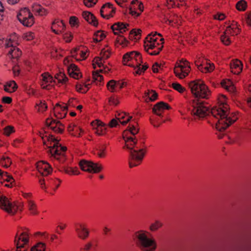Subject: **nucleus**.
Masks as SVG:
<instances>
[{"mask_svg": "<svg viewBox=\"0 0 251 251\" xmlns=\"http://www.w3.org/2000/svg\"><path fill=\"white\" fill-rule=\"evenodd\" d=\"M71 106V100L69 101L68 105L63 103L62 105L57 103L54 108L55 116L57 118L62 119L64 118L67 113V110Z\"/></svg>", "mask_w": 251, "mask_h": 251, "instance_id": "16", "label": "nucleus"}, {"mask_svg": "<svg viewBox=\"0 0 251 251\" xmlns=\"http://www.w3.org/2000/svg\"><path fill=\"white\" fill-rule=\"evenodd\" d=\"M83 18L89 23L93 25L94 26H97L98 24L97 21L94 16L89 12L84 11L82 13Z\"/></svg>", "mask_w": 251, "mask_h": 251, "instance_id": "27", "label": "nucleus"}, {"mask_svg": "<svg viewBox=\"0 0 251 251\" xmlns=\"http://www.w3.org/2000/svg\"><path fill=\"white\" fill-rule=\"evenodd\" d=\"M128 26V24L118 22L113 25L111 28L115 35H118L120 33H123L126 32L127 30Z\"/></svg>", "mask_w": 251, "mask_h": 251, "instance_id": "23", "label": "nucleus"}, {"mask_svg": "<svg viewBox=\"0 0 251 251\" xmlns=\"http://www.w3.org/2000/svg\"><path fill=\"white\" fill-rule=\"evenodd\" d=\"M5 176L6 177V178L5 179H3L8 182H11V184H12L11 181L13 180V177L11 176H8L7 173H4L1 170H0V176L3 177Z\"/></svg>", "mask_w": 251, "mask_h": 251, "instance_id": "55", "label": "nucleus"}, {"mask_svg": "<svg viewBox=\"0 0 251 251\" xmlns=\"http://www.w3.org/2000/svg\"><path fill=\"white\" fill-rule=\"evenodd\" d=\"M124 65H127L134 68V73L141 75L148 68L147 65H142V56L140 53L136 51H132L126 53L123 57Z\"/></svg>", "mask_w": 251, "mask_h": 251, "instance_id": "4", "label": "nucleus"}, {"mask_svg": "<svg viewBox=\"0 0 251 251\" xmlns=\"http://www.w3.org/2000/svg\"><path fill=\"white\" fill-rule=\"evenodd\" d=\"M164 40L160 33L152 32L145 38L144 47H157L159 46L163 47Z\"/></svg>", "mask_w": 251, "mask_h": 251, "instance_id": "9", "label": "nucleus"}, {"mask_svg": "<svg viewBox=\"0 0 251 251\" xmlns=\"http://www.w3.org/2000/svg\"><path fill=\"white\" fill-rule=\"evenodd\" d=\"M162 226V224L159 221H156L154 223H153L151 225L150 229L151 231H154L161 227Z\"/></svg>", "mask_w": 251, "mask_h": 251, "instance_id": "49", "label": "nucleus"}, {"mask_svg": "<svg viewBox=\"0 0 251 251\" xmlns=\"http://www.w3.org/2000/svg\"><path fill=\"white\" fill-rule=\"evenodd\" d=\"M240 32V29L236 22L232 21L229 23L224 31V34L221 37L222 42L225 46H228L231 42L229 36L237 35Z\"/></svg>", "mask_w": 251, "mask_h": 251, "instance_id": "6", "label": "nucleus"}, {"mask_svg": "<svg viewBox=\"0 0 251 251\" xmlns=\"http://www.w3.org/2000/svg\"><path fill=\"white\" fill-rule=\"evenodd\" d=\"M14 242L16 245V251H26V246L29 242L28 233L24 230L20 232L19 230L15 235Z\"/></svg>", "mask_w": 251, "mask_h": 251, "instance_id": "8", "label": "nucleus"}, {"mask_svg": "<svg viewBox=\"0 0 251 251\" xmlns=\"http://www.w3.org/2000/svg\"><path fill=\"white\" fill-rule=\"evenodd\" d=\"M109 103L110 105H117L119 103V100L114 97H111L109 98Z\"/></svg>", "mask_w": 251, "mask_h": 251, "instance_id": "59", "label": "nucleus"}, {"mask_svg": "<svg viewBox=\"0 0 251 251\" xmlns=\"http://www.w3.org/2000/svg\"><path fill=\"white\" fill-rule=\"evenodd\" d=\"M36 167L38 172L42 176H47L52 171L50 165L48 162L44 161L37 162Z\"/></svg>", "mask_w": 251, "mask_h": 251, "instance_id": "19", "label": "nucleus"}, {"mask_svg": "<svg viewBox=\"0 0 251 251\" xmlns=\"http://www.w3.org/2000/svg\"><path fill=\"white\" fill-rule=\"evenodd\" d=\"M247 2L244 0H240L236 5L237 9L239 11H245L247 8Z\"/></svg>", "mask_w": 251, "mask_h": 251, "instance_id": "42", "label": "nucleus"}, {"mask_svg": "<svg viewBox=\"0 0 251 251\" xmlns=\"http://www.w3.org/2000/svg\"><path fill=\"white\" fill-rule=\"evenodd\" d=\"M19 45L18 42L17 41V37L15 36H12L6 41V47H17Z\"/></svg>", "mask_w": 251, "mask_h": 251, "instance_id": "38", "label": "nucleus"}, {"mask_svg": "<svg viewBox=\"0 0 251 251\" xmlns=\"http://www.w3.org/2000/svg\"><path fill=\"white\" fill-rule=\"evenodd\" d=\"M28 208L31 214L35 215L37 213L36 211V205L33 201L30 200L28 201Z\"/></svg>", "mask_w": 251, "mask_h": 251, "instance_id": "43", "label": "nucleus"}, {"mask_svg": "<svg viewBox=\"0 0 251 251\" xmlns=\"http://www.w3.org/2000/svg\"><path fill=\"white\" fill-rule=\"evenodd\" d=\"M64 64L67 66L68 73L71 77L76 79L81 77L77 66L73 63H70V60L68 58L64 60Z\"/></svg>", "mask_w": 251, "mask_h": 251, "instance_id": "13", "label": "nucleus"}, {"mask_svg": "<svg viewBox=\"0 0 251 251\" xmlns=\"http://www.w3.org/2000/svg\"><path fill=\"white\" fill-rule=\"evenodd\" d=\"M95 38H94L95 42H99L102 40L105 36L104 33L102 31H98L96 32Z\"/></svg>", "mask_w": 251, "mask_h": 251, "instance_id": "47", "label": "nucleus"}, {"mask_svg": "<svg viewBox=\"0 0 251 251\" xmlns=\"http://www.w3.org/2000/svg\"><path fill=\"white\" fill-rule=\"evenodd\" d=\"M50 140L53 142V144L49 147L48 152L50 154L52 159H54V165L58 167V170L68 175L79 174L77 168L69 166V162L65 156L67 148L62 146L59 141L52 136L50 137Z\"/></svg>", "mask_w": 251, "mask_h": 251, "instance_id": "3", "label": "nucleus"}, {"mask_svg": "<svg viewBox=\"0 0 251 251\" xmlns=\"http://www.w3.org/2000/svg\"><path fill=\"white\" fill-rule=\"evenodd\" d=\"M79 165L82 171L90 173H99L103 169L102 166L100 164L84 160H81Z\"/></svg>", "mask_w": 251, "mask_h": 251, "instance_id": "11", "label": "nucleus"}, {"mask_svg": "<svg viewBox=\"0 0 251 251\" xmlns=\"http://www.w3.org/2000/svg\"><path fill=\"white\" fill-rule=\"evenodd\" d=\"M150 122L154 127H158L161 125L159 119L157 117L151 118Z\"/></svg>", "mask_w": 251, "mask_h": 251, "instance_id": "53", "label": "nucleus"}, {"mask_svg": "<svg viewBox=\"0 0 251 251\" xmlns=\"http://www.w3.org/2000/svg\"><path fill=\"white\" fill-rule=\"evenodd\" d=\"M124 86V83L120 81H116L114 80H110L107 84L108 89L113 92L116 88L122 89Z\"/></svg>", "mask_w": 251, "mask_h": 251, "instance_id": "29", "label": "nucleus"}, {"mask_svg": "<svg viewBox=\"0 0 251 251\" xmlns=\"http://www.w3.org/2000/svg\"><path fill=\"white\" fill-rule=\"evenodd\" d=\"M11 164L12 161L8 157L3 156L0 159V164L4 167L8 168Z\"/></svg>", "mask_w": 251, "mask_h": 251, "instance_id": "40", "label": "nucleus"}, {"mask_svg": "<svg viewBox=\"0 0 251 251\" xmlns=\"http://www.w3.org/2000/svg\"><path fill=\"white\" fill-rule=\"evenodd\" d=\"M170 106L166 103L160 101L157 103L152 108L153 112L157 116H162V113L166 109H169Z\"/></svg>", "mask_w": 251, "mask_h": 251, "instance_id": "21", "label": "nucleus"}, {"mask_svg": "<svg viewBox=\"0 0 251 251\" xmlns=\"http://www.w3.org/2000/svg\"><path fill=\"white\" fill-rule=\"evenodd\" d=\"M172 87L178 92L182 93L185 91V88L183 87L180 84L178 83H173L172 84Z\"/></svg>", "mask_w": 251, "mask_h": 251, "instance_id": "51", "label": "nucleus"}, {"mask_svg": "<svg viewBox=\"0 0 251 251\" xmlns=\"http://www.w3.org/2000/svg\"><path fill=\"white\" fill-rule=\"evenodd\" d=\"M17 85L14 81H11L7 82L4 86V91L7 92L12 93L17 89Z\"/></svg>", "mask_w": 251, "mask_h": 251, "instance_id": "35", "label": "nucleus"}, {"mask_svg": "<svg viewBox=\"0 0 251 251\" xmlns=\"http://www.w3.org/2000/svg\"><path fill=\"white\" fill-rule=\"evenodd\" d=\"M189 87L194 98L190 101L188 110L195 119L202 118L211 113L217 120L216 127L220 131L225 130L237 120L235 114L229 113L226 104L215 107L210 111L202 99H209L211 91L203 81H192L189 83Z\"/></svg>", "mask_w": 251, "mask_h": 251, "instance_id": "1", "label": "nucleus"}, {"mask_svg": "<svg viewBox=\"0 0 251 251\" xmlns=\"http://www.w3.org/2000/svg\"><path fill=\"white\" fill-rule=\"evenodd\" d=\"M169 24L173 23L175 24H179L180 23V18L177 15L174 14L173 16L170 17V19H167Z\"/></svg>", "mask_w": 251, "mask_h": 251, "instance_id": "44", "label": "nucleus"}, {"mask_svg": "<svg viewBox=\"0 0 251 251\" xmlns=\"http://www.w3.org/2000/svg\"><path fill=\"white\" fill-rule=\"evenodd\" d=\"M75 229L78 237L82 239H85L89 235V232L85 226L83 224H77L75 226Z\"/></svg>", "mask_w": 251, "mask_h": 251, "instance_id": "22", "label": "nucleus"}, {"mask_svg": "<svg viewBox=\"0 0 251 251\" xmlns=\"http://www.w3.org/2000/svg\"><path fill=\"white\" fill-rule=\"evenodd\" d=\"M63 38L66 42H70L73 38L72 34L71 32L63 33Z\"/></svg>", "mask_w": 251, "mask_h": 251, "instance_id": "54", "label": "nucleus"}, {"mask_svg": "<svg viewBox=\"0 0 251 251\" xmlns=\"http://www.w3.org/2000/svg\"><path fill=\"white\" fill-rule=\"evenodd\" d=\"M195 63L198 69L202 73H210L213 71L215 68L213 63H211L206 59L201 61L199 58L198 60L196 61Z\"/></svg>", "mask_w": 251, "mask_h": 251, "instance_id": "14", "label": "nucleus"}, {"mask_svg": "<svg viewBox=\"0 0 251 251\" xmlns=\"http://www.w3.org/2000/svg\"><path fill=\"white\" fill-rule=\"evenodd\" d=\"M46 245L45 244L39 242L32 247L30 251H45Z\"/></svg>", "mask_w": 251, "mask_h": 251, "instance_id": "41", "label": "nucleus"}, {"mask_svg": "<svg viewBox=\"0 0 251 251\" xmlns=\"http://www.w3.org/2000/svg\"><path fill=\"white\" fill-rule=\"evenodd\" d=\"M115 44L116 46H122L124 47H126L128 46H133L131 44V42L127 40L124 36H118L116 41Z\"/></svg>", "mask_w": 251, "mask_h": 251, "instance_id": "33", "label": "nucleus"}, {"mask_svg": "<svg viewBox=\"0 0 251 251\" xmlns=\"http://www.w3.org/2000/svg\"><path fill=\"white\" fill-rule=\"evenodd\" d=\"M92 126L95 127L97 126L96 133L99 135H102L105 133V127L104 124L101 121L96 120L92 123Z\"/></svg>", "mask_w": 251, "mask_h": 251, "instance_id": "26", "label": "nucleus"}, {"mask_svg": "<svg viewBox=\"0 0 251 251\" xmlns=\"http://www.w3.org/2000/svg\"><path fill=\"white\" fill-rule=\"evenodd\" d=\"M190 67L188 65V62L186 60L181 61L179 63H176L174 68V73L176 76L180 79L186 77L189 73Z\"/></svg>", "mask_w": 251, "mask_h": 251, "instance_id": "12", "label": "nucleus"}, {"mask_svg": "<svg viewBox=\"0 0 251 251\" xmlns=\"http://www.w3.org/2000/svg\"><path fill=\"white\" fill-rule=\"evenodd\" d=\"M243 65L241 62L236 59L233 60L230 63V69L232 73L235 75H239L242 71Z\"/></svg>", "mask_w": 251, "mask_h": 251, "instance_id": "24", "label": "nucleus"}, {"mask_svg": "<svg viewBox=\"0 0 251 251\" xmlns=\"http://www.w3.org/2000/svg\"><path fill=\"white\" fill-rule=\"evenodd\" d=\"M116 118L123 125H126L132 118V116L127 115L126 113L122 112L116 115Z\"/></svg>", "mask_w": 251, "mask_h": 251, "instance_id": "28", "label": "nucleus"}, {"mask_svg": "<svg viewBox=\"0 0 251 251\" xmlns=\"http://www.w3.org/2000/svg\"><path fill=\"white\" fill-rule=\"evenodd\" d=\"M19 21L25 26H31L34 23V17L26 8L21 9L17 15Z\"/></svg>", "mask_w": 251, "mask_h": 251, "instance_id": "10", "label": "nucleus"}, {"mask_svg": "<svg viewBox=\"0 0 251 251\" xmlns=\"http://www.w3.org/2000/svg\"><path fill=\"white\" fill-rule=\"evenodd\" d=\"M4 134L7 136H9L14 131V127L12 126H7L4 128Z\"/></svg>", "mask_w": 251, "mask_h": 251, "instance_id": "60", "label": "nucleus"}, {"mask_svg": "<svg viewBox=\"0 0 251 251\" xmlns=\"http://www.w3.org/2000/svg\"><path fill=\"white\" fill-rule=\"evenodd\" d=\"M136 244L143 251H154L156 248V243L154 239L150 238L146 232L143 231L136 233Z\"/></svg>", "mask_w": 251, "mask_h": 251, "instance_id": "5", "label": "nucleus"}, {"mask_svg": "<svg viewBox=\"0 0 251 251\" xmlns=\"http://www.w3.org/2000/svg\"><path fill=\"white\" fill-rule=\"evenodd\" d=\"M141 33V30L140 29H133L130 31L129 36L130 38L134 37L135 39H137L139 38Z\"/></svg>", "mask_w": 251, "mask_h": 251, "instance_id": "52", "label": "nucleus"}, {"mask_svg": "<svg viewBox=\"0 0 251 251\" xmlns=\"http://www.w3.org/2000/svg\"><path fill=\"white\" fill-rule=\"evenodd\" d=\"M42 76V82L41 85L43 89H48V84L50 85L51 84L53 81V77L48 73H44L41 75Z\"/></svg>", "mask_w": 251, "mask_h": 251, "instance_id": "25", "label": "nucleus"}, {"mask_svg": "<svg viewBox=\"0 0 251 251\" xmlns=\"http://www.w3.org/2000/svg\"><path fill=\"white\" fill-rule=\"evenodd\" d=\"M78 48H74L71 52L72 56L77 60H83L87 57V52L84 51H79Z\"/></svg>", "mask_w": 251, "mask_h": 251, "instance_id": "30", "label": "nucleus"}, {"mask_svg": "<svg viewBox=\"0 0 251 251\" xmlns=\"http://www.w3.org/2000/svg\"><path fill=\"white\" fill-rule=\"evenodd\" d=\"M51 28L55 34H60L63 33L66 25L63 21L56 19L52 22Z\"/></svg>", "mask_w": 251, "mask_h": 251, "instance_id": "20", "label": "nucleus"}, {"mask_svg": "<svg viewBox=\"0 0 251 251\" xmlns=\"http://www.w3.org/2000/svg\"><path fill=\"white\" fill-rule=\"evenodd\" d=\"M178 2L182 3L184 2V0H169V1H167V3L168 6H173L175 5L176 2L178 3ZM178 4V6H179V4Z\"/></svg>", "mask_w": 251, "mask_h": 251, "instance_id": "64", "label": "nucleus"}, {"mask_svg": "<svg viewBox=\"0 0 251 251\" xmlns=\"http://www.w3.org/2000/svg\"><path fill=\"white\" fill-rule=\"evenodd\" d=\"M51 56L53 58H56V59H58L60 57L63 56V55L61 54V51L60 50H58L55 48L54 51L51 52Z\"/></svg>", "mask_w": 251, "mask_h": 251, "instance_id": "58", "label": "nucleus"}, {"mask_svg": "<svg viewBox=\"0 0 251 251\" xmlns=\"http://www.w3.org/2000/svg\"><path fill=\"white\" fill-rule=\"evenodd\" d=\"M82 132V130L78 126H76L75 130L72 133V135L76 137H79L80 133Z\"/></svg>", "mask_w": 251, "mask_h": 251, "instance_id": "63", "label": "nucleus"}, {"mask_svg": "<svg viewBox=\"0 0 251 251\" xmlns=\"http://www.w3.org/2000/svg\"><path fill=\"white\" fill-rule=\"evenodd\" d=\"M94 246L93 243L91 242L87 243L84 245L83 248H82L81 250L82 251H89L92 249H94Z\"/></svg>", "mask_w": 251, "mask_h": 251, "instance_id": "56", "label": "nucleus"}, {"mask_svg": "<svg viewBox=\"0 0 251 251\" xmlns=\"http://www.w3.org/2000/svg\"><path fill=\"white\" fill-rule=\"evenodd\" d=\"M97 2V0H83L84 5L88 7L94 6Z\"/></svg>", "mask_w": 251, "mask_h": 251, "instance_id": "57", "label": "nucleus"}, {"mask_svg": "<svg viewBox=\"0 0 251 251\" xmlns=\"http://www.w3.org/2000/svg\"><path fill=\"white\" fill-rule=\"evenodd\" d=\"M143 97L147 102L152 101L156 100L157 94L153 90H148L145 93Z\"/></svg>", "mask_w": 251, "mask_h": 251, "instance_id": "32", "label": "nucleus"}, {"mask_svg": "<svg viewBox=\"0 0 251 251\" xmlns=\"http://www.w3.org/2000/svg\"><path fill=\"white\" fill-rule=\"evenodd\" d=\"M46 124L48 127L51 129L55 133H62L63 131V126L59 121H57L52 118L46 120Z\"/></svg>", "mask_w": 251, "mask_h": 251, "instance_id": "18", "label": "nucleus"}, {"mask_svg": "<svg viewBox=\"0 0 251 251\" xmlns=\"http://www.w3.org/2000/svg\"><path fill=\"white\" fill-rule=\"evenodd\" d=\"M131 6L132 9H136L137 11L139 10L141 13L143 12L144 6L142 3L138 1L137 0H134L131 3Z\"/></svg>", "mask_w": 251, "mask_h": 251, "instance_id": "36", "label": "nucleus"}, {"mask_svg": "<svg viewBox=\"0 0 251 251\" xmlns=\"http://www.w3.org/2000/svg\"><path fill=\"white\" fill-rule=\"evenodd\" d=\"M115 11V8L111 3H107L101 7L100 13L103 18L109 19L113 17Z\"/></svg>", "mask_w": 251, "mask_h": 251, "instance_id": "17", "label": "nucleus"}, {"mask_svg": "<svg viewBox=\"0 0 251 251\" xmlns=\"http://www.w3.org/2000/svg\"><path fill=\"white\" fill-rule=\"evenodd\" d=\"M107 145L106 144H99L96 147V153L100 157H104L106 155V149Z\"/></svg>", "mask_w": 251, "mask_h": 251, "instance_id": "31", "label": "nucleus"}, {"mask_svg": "<svg viewBox=\"0 0 251 251\" xmlns=\"http://www.w3.org/2000/svg\"><path fill=\"white\" fill-rule=\"evenodd\" d=\"M32 8L33 12L36 13L39 16H44L47 14V10L39 4L36 3L33 4Z\"/></svg>", "mask_w": 251, "mask_h": 251, "instance_id": "34", "label": "nucleus"}, {"mask_svg": "<svg viewBox=\"0 0 251 251\" xmlns=\"http://www.w3.org/2000/svg\"><path fill=\"white\" fill-rule=\"evenodd\" d=\"M61 182V181L58 178H51L50 180V186L52 187L54 186H55L54 190H56V189L59 186Z\"/></svg>", "mask_w": 251, "mask_h": 251, "instance_id": "46", "label": "nucleus"}, {"mask_svg": "<svg viewBox=\"0 0 251 251\" xmlns=\"http://www.w3.org/2000/svg\"><path fill=\"white\" fill-rule=\"evenodd\" d=\"M59 82L65 83L68 81V78L63 74H61L58 77L56 78Z\"/></svg>", "mask_w": 251, "mask_h": 251, "instance_id": "62", "label": "nucleus"}, {"mask_svg": "<svg viewBox=\"0 0 251 251\" xmlns=\"http://www.w3.org/2000/svg\"><path fill=\"white\" fill-rule=\"evenodd\" d=\"M69 23L72 26H77L79 24V20L75 16H72L70 18Z\"/></svg>", "mask_w": 251, "mask_h": 251, "instance_id": "48", "label": "nucleus"}, {"mask_svg": "<svg viewBox=\"0 0 251 251\" xmlns=\"http://www.w3.org/2000/svg\"><path fill=\"white\" fill-rule=\"evenodd\" d=\"M111 51L106 48H102L100 52V57H96L93 60V68H96V65L100 68L102 67L103 64L101 62L102 59H107L111 54Z\"/></svg>", "mask_w": 251, "mask_h": 251, "instance_id": "15", "label": "nucleus"}, {"mask_svg": "<svg viewBox=\"0 0 251 251\" xmlns=\"http://www.w3.org/2000/svg\"><path fill=\"white\" fill-rule=\"evenodd\" d=\"M99 71H96L93 73V77L95 81H97L100 83L103 79V76L100 74Z\"/></svg>", "mask_w": 251, "mask_h": 251, "instance_id": "45", "label": "nucleus"}, {"mask_svg": "<svg viewBox=\"0 0 251 251\" xmlns=\"http://www.w3.org/2000/svg\"><path fill=\"white\" fill-rule=\"evenodd\" d=\"M22 51L20 48H11L10 50L8 52V55H10L12 58H18L21 56Z\"/></svg>", "mask_w": 251, "mask_h": 251, "instance_id": "39", "label": "nucleus"}, {"mask_svg": "<svg viewBox=\"0 0 251 251\" xmlns=\"http://www.w3.org/2000/svg\"><path fill=\"white\" fill-rule=\"evenodd\" d=\"M0 207L9 214H14L18 210H22L23 204L20 203L19 205L10 202L8 199L0 193Z\"/></svg>", "mask_w": 251, "mask_h": 251, "instance_id": "7", "label": "nucleus"}, {"mask_svg": "<svg viewBox=\"0 0 251 251\" xmlns=\"http://www.w3.org/2000/svg\"><path fill=\"white\" fill-rule=\"evenodd\" d=\"M154 48H145L146 51L151 55H156L159 53L162 48H158L157 50H153Z\"/></svg>", "mask_w": 251, "mask_h": 251, "instance_id": "50", "label": "nucleus"}, {"mask_svg": "<svg viewBox=\"0 0 251 251\" xmlns=\"http://www.w3.org/2000/svg\"><path fill=\"white\" fill-rule=\"evenodd\" d=\"M36 105L39 107V111H44L47 109L48 107L46 104L45 102H43L42 101H40L39 104H37Z\"/></svg>", "mask_w": 251, "mask_h": 251, "instance_id": "61", "label": "nucleus"}, {"mask_svg": "<svg viewBox=\"0 0 251 251\" xmlns=\"http://www.w3.org/2000/svg\"><path fill=\"white\" fill-rule=\"evenodd\" d=\"M128 128L130 135L124 133L123 138L125 141L124 148L129 151V165L130 168H132L139 165L142 161L145 153V146L144 140L138 139L135 136L138 132V129L135 126L129 124Z\"/></svg>", "mask_w": 251, "mask_h": 251, "instance_id": "2", "label": "nucleus"}, {"mask_svg": "<svg viewBox=\"0 0 251 251\" xmlns=\"http://www.w3.org/2000/svg\"><path fill=\"white\" fill-rule=\"evenodd\" d=\"M221 85L222 87L227 91L231 92H233L235 91V88L232 85V82L228 80L227 81H222L221 82Z\"/></svg>", "mask_w": 251, "mask_h": 251, "instance_id": "37", "label": "nucleus"}]
</instances>
